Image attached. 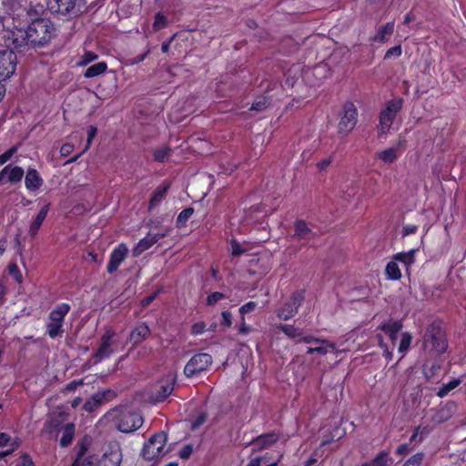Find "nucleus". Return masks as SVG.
<instances>
[{
    "mask_svg": "<svg viewBox=\"0 0 466 466\" xmlns=\"http://www.w3.org/2000/svg\"><path fill=\"white\" fill-rule=\"evenodd\" d=\"M128 255V248L125 243H120L111 251L109 261L106 265V271L108 274L116 272L121 263L127 258Z\"/></svg>",
    "mask_w": 466,
    "mask_h": 466,
    "instance_id": "nucleus-14",
    "label": "nucleus"
},
{
    "mask_svg": "<svg viewBox=\"0 0 466 466\" xmlns=\"http://www.w3.org/2000/svg\"><path fill=\"white\" fill-rule=\"evenodd\" d=\"M207 420V414L205 412L199 413L192 421V429L196 430L203 425Z\"/></svg>",
    "mask_w": 466,
    "mask_h": 466,
    "instance_id": "nucleus-56",
    "label": "nucleus"
},
{
    "mask_svg": "<svg viewBox=\"0 0 466 466\" xmlns=\"http://www.w3.org/2000/svg\"><path fill=\"white\" fill-rule=\"evenodd\" d=\"M425 455L422 451L417 452L410 456L402 466H420Z\"/></svg>",
    "mask_w": 466,
    "mask_h": 466,
    "instance_id": "nucleus-47",
    "label": "nucleus"
},
{
    "mask_svg": "<svg viewBox=\"0 0 466 466\" xmlns=\"http://www.w3.org/2000/svg\"><path fill=\"white\" fill-rule=\"evenodd\" d=\"M245 252L241 245L235 239L231 240V255L233 257H238Z\"/></svg>",
    "mask_w": 466,
    "mask_h": 466,
    "instance_id": "nucleus-55",
    "label": "nucleus"
},
{
    "mask_svg": "<svg viewBox=\"0 0 466 466\" xmlns=\"http://www.w3.org/2000/svg\"><path fill=\"white\" fill-rule=\"evenodd\" d=\"M194 208L191 207L184 208L177 216L176 219V226L178 228H181L185 227L188 221V219L191 218V216L194 214Z\"/></svg>",
    "mask_w": 466,
    "mask_h": 466,
    "instance_id": "nucleus-37",
    "label": "nucleus"
},
{
    "mask_svg": "<svg viewBox=\"0 0 466 466\" xmlns=\"http://www.w3.org/2000/svg\"><path fill=\"white\" fill-rule=\"evenodd\" d=\"M461 380L460 379H452L448 383L443 384L439 390L437 391V396L440 398H444L447 396L452 390L456 389Z\"/></svg>",
    "mask_w": 466,
    "mask_h": 466,
    "instance_id": "nucleus-38",
    "label": "nucleus"
},
{
    "mask_svg": "<svg viewBox=\"0 0 466 466\" xmlns=\"http://www.w3.org/2000/svg\"><path fill=\"white\" fill-rule=\"evenodd\" d=\"M394 32V23L388 22L380 26L377 33L370 37V41L374 43L384 44L389 40V36Z\"/></svg>",
    "mask_w": 466,
    "mask_h": 466,
    "instance_id": "nucleus-26",
    "label": "nucleus"
},
{
    "mask_svg": "<svg viewBox=\"0 0 466 466\" xmlns=\"http://www.w3.org/2000/svg\"><path fill=\"white\" fill-rule=\"evenodd\" d=\"M16 151L15 147H10L8 150H6L5 153L0 155V165H4L15 154Z\"/></svg>",
    "mask_w": 466,
    "mask_h": 466,
    "instance_id": "nucleus-59",
    "label": "nucleus"
},
{
    "mask_svg": "<svg viewBox=\"0 0 466 466\" xmlns=\"http://www.w3.org/2000/svg\"><path fill=\"white\" fill-rule=\"evenodd\" d=\"M411 448L410 443H402L399 445L395 451V454L400 457H404L410 453Z\"/></svg>",
    "mask_w": 466,
    "mask_h": 466,
    "instance_id": "nucleus-58",
    "label": "nucleus"
},
{
    "mask_svg": "<svg viewBox=\"0 0 466 466\" xmlns=\"http://www.w3.org/2000/svg\"><path fill=\"white\" fill-rule=\"evenodd\" d=\"M226 298V295L223 292L215 291L210 293L206 299V303L208 306H214L217 304L219 300Z\"/></svg>",
    "mask_w": 466,
    "mask_h": 466,
    "instance_id": "nucleus-48",
    "label": "nucleus"
},
{
    "mask_svg": "<svg viewBox=\"0 0 466 466\" xmlns=\"http://www.w3.org/2000/svg\"><path fill=\"white\" fill-rule=\"evenodd\" d=\"M411 341L412 336L410 332L406 331L401 334L398 351L399 353L401 354L402 357L407 353L408 350L410 349Z\"/></svg>",
    "mask_w": 466,
    "mask_h": 466,
    "instance_id": "nucleus-39",
    "label": "nucleus"
},
{
    "mask_svg": "<svg viewBox=\"0 0 466 466\" xmlns=\"http://www.w3.org/2000/svg\"><path fill=\"white\" fill-rule=\"evenodd\" d=\"M97 58H98V56L96 53H94L93 51H86L76 65L78 66H86L89 63L96 60Z\"/></svg>",
    "mask_w": 466,
    "mask_h": 466,
    "instance_id": "nucleus-46",
    "label": "nucleus"
},
{
    "mask_svg": "<svg viewBox=\"0 0 466 466\" xmlns=\"http://www.w3.org/2000/svg\"><path fill=\"white\" fill-rule=\"evenodd\" d=\"M167 441V434L165 431H158L152 435L145 442L141 455L147 461H153L165 454V446Z\"/></svg>",
    "mask_w": 466,
    "mask_h": 466,
    "instance_id": "nucleus-6",
    "label": "nucleus"
},
{
    "mask_svg": "<svg viewBox=\"0 0 466 466\" xmlns=\"http://www.w3.org/2000/svg\"><path fill=\"white\" fill-rule=\"evenodd\" d=\"M16 68V55L12 50L0 52V81L9 78Z\"/></svg>",
    "mask_w": 466,
    "mask_h": 466,
    "instance_id": "nucleus-12",
    "label": "nucleus"
},
{
    "mask_svg": "<svg viewBox=\"0 0 466 466\" xmlns=\"http://www.w3.org/2000/svg\"><path fill=\"white\" fill-rule=\"evenodd\" d=\"M106 70L107 64L104 61H101L87 67L83 76L86 78H93L104 74Z\"/></svg>",
    "mask_w": 466,
    "mask_h": 466,
    "instance_id": "nucleus-30",
    "label": "nucleus"
},
{
    "mask_svg": "<svg viewBox=\"0 0 466 466\" xmlns=\"http://www.w3.org/2000/svg\"><path fill=\"white\" fill-rule=\"evenodd\" d=\"M47 8L52 14L76 15V0H47Z\"/></svg>",
    "mask_w": 466,
    "mask_h": 466,
    "instance_id": "nucleus-17",
    "label": "nucleus"
},
{
    "mask_svg": "<svg viewBox=\"0 0 466 466\" xmlns=\"http://www.w3.org/2000/svg\"><path fill=\"white\" fill-rule=\"evenodd\" d=\"M305 289L294 291L289 299L276 310L277 317L281 320H289L299 311V307L305 300Z\"/></svg>",
    "mask_w": 466,
    "mask_h": 466,
    "instance_id": "nucleus-7",
    "label": "nucleus"
},
{
    "mask_svg": "<svg viewBox=\"0 0 466 466\" xmlns=\"http://www.w3.org/2000/svg\"><path fill=\"white\" fill-rule=\"evenodd\" d=\"M277 329L282 331L288 338L295 339L296 341L300 339L303 334V329L294 325L279 324L277 326Z\"/></svg>",
    "mask_w": 466,
    "mask_h": 466,
    "instance_id": "nucleus-29",
    "label": "nucleus"
},
{
    "mask_svg": "<svg viewBox=\"0 0 466 466\" xmlns=\"http://www.w3.org/2000/svg\"><path fill=\"white\" fill-rule=\"evenodd\" d=\"M44 184V180L39 172L33 167H29L25 177V186L29 191L38 190Z\"/></svg>",
    "mask_w": 466,
    "mask_h": 466,
    "instance_id": "nucleus-23",
    "label": "nucleus"
},
{
    "mask_svg": "<svg viewBox=\"0 0 466 466\" xmlns=\"http://www.w3.org/2000/svg\"><path fill=\"white\" fill-rule=\"evenodd\" d=\"M170 151L171 149L169 147L157 148L153 151V158L155 161L162 163L168 157Z\"/></svg>",
    "mask_w": 466,
    "mask_h": 466,
    "instance_id": "nucleus-44",
    "label": "nucleus"
},
{
    "mask_svg": "<svg viewBox=\"0 0 466 466\" xmlns=\"http://www.w3.org/2000/svg\"><path fill=\"white\" fill-rule=\"evenodd\" d=\"M71 306L68 303L62 302L57 305L48 314L46 327V334L51 339L61 336L65 330L63 325L66 316L69 313Z\"/></svg>",
    "mask_w": 466,
    "mask_h": 466,
    "instance_id": "nucleus-4",
    "label": "nucleus"
},
{
    "mask_svg": "<svg viewBox=\"0 0 466 466\" xmlns=\"http://www.w3.org/2000/svg\"><path fill=\"white\" fill-rule=\"evenodd\" d=\"M176 384V377L168 376L167 380L159 386V389L156 392V401L163 402L166 400L173 392Z\"/></svg>",
    "mask_w": 466,
    "mask_h": 466,
    "instance_id": "nucleus-24",
    "label": "nucleus"
},
{
    "mask_svg": "<svg viewBox=\"0 0 466 466\" xmlns=\"http://www.w3.org/2000/svg\"><path fill=\"white\" fill-rule=\"evenodd\" d=\"M8 274L18 283L23 282L22 272L15 262L9 263L7 267Z\"/></svg>",
    "mask_w": 466,
    "mask_h": 466,
    "instance_id": "nucleus-43",
    "label": "nucleus"
},
{
    "mask_svg": "<svg viewBox=\"0 0 466 466\" xmlns=\"http://www.w3.org/2000/svg\"><path fill=\"white\" fill-rule=\"evenodd\" d=\"M376 157L384 164H392L399 157L396 147H389L382 151L377 152Z\"/></svg>",
    "mask_w": 466,
    "mask_h": 466,
    "instance_id": "nucleus-31",
    "label": "nucleus"
},
{
    "mask_svg": "<svg viewBox=\"0 0 466 466\" xmlns=\"http://www.w3.org/2000/svg\"><path fill=\"white\" fill-rule=\"evenodd\" d=\"M171 182L164 180L152 193V196L148 202V210L151 211L153 208L157 207L162 200L166 198L168 190L170 189Z\"/></svg>",
    "mask_w": 466,
    "mask_h": 466,
    "instance_id": "nucleus-21",
    "label": "nucleus"
},
{
    "mask_svg": "<svg viewBox=\"0 0 466 466\" xmlns=\"http://www.w3.org/2000/svg\"><path fill=\"white\" fill-rule=\"evenodd\" d=\"M6 167H9L8 172H7V181L15 184L17 182H20L24 177V169L21 167L18 166H13L11 164L7 165Z\"/></svg>",
    "mask_w": 466,
    "mask_h": 466,
    "instance_id": "nucleus-34",
    "label": "nucleus"
},
{
    "mask_svg": "<svg viewBox=\"0 0 466 466\" xmlns=\"http://www.w3.org/2000/svg\"><path fill=\"white\" fill-rule=\"evenodd\" d=\"M91 438L85 435L76 444L77 451L72 466H94L93 456H86Z\"/></svg>",
    "mask_w": 466,
    "mask_h": 466,
    "instance_id": "nucleus-13",
    "label": "nucleus"
},
{
    "mask_svg": "<svg viewBox=\"0 0 466 466\" xmlns=\"http://www.w3.org/2000/svg\"><path fill=\"white\" fill-rule=\"evenodd\" d=\"M62 426V420L59 418H53L49 420H46L45 423L46 431L50 433L54 431H59Z\"/></svg>",
    "mask_w": 466,
    "mask_h": 466,
    "instance_id": "nucleus-45",
    "label": "nucleus"
},
{
    "mask_svg": "<svg viewBox=\"0 0 466 466\" xmlns=\"http://www.w3.org/2000/svg\"><path fill=\"white\" fill-rule=\"evenodd\" d=\"M102 401L98 398V395L94 393L90 398H88L83 405V409L87 412L95 411L100 405Z\"/></svg>",
    "mask_w": 466,
    "mask_h": 466,
    "instance_id": "nucleus-40",
    "label": "nucleus"
},
{
    "mask_svg": "<svg viewBox=\"0 0 466 466\" xmlns=\"http://www.w3.org/2000/svg\"><path fill=\"white\" fill-rule=\"evenodd\" d=\"M301 342H304V343H312V342H318V343H327V339H319V338H316L312 335H303L300 337V339H299L296 343H301Z\"/></svg>",
    "mask_w": 466,
    "mask_h": 466,
    "instance_id": "nucleus-52",
    "label": "nucleus"
},
{
    "mask_svg": "<svg viewBox=\"0 0 466 466\" xmlns=\"http://www.w3.org/2000/svg\"><path fill=\"white\" fill-rule=\"evenodd\" d=\"M96 394L98 395L102 403L105 401H110L116 396V392L110 389L96 392Z\"/></svg>",
    "mask_w": 466,
    "mask_h": 466,
    "instance_id": "nucleus-50",
    "label": "nucleus"
},
{
    "mask_svg": "<svg viewBox=\"0 0 466 466\" xmlns=\"http://www.w3.org/2000/svg\"><path fill=\"white\" fill-rule=\"evenodd\" d=\"M358 109L353 102L343 104L338 124V133L342 137L349 136L358 123Z\"/></svg>",
    "mask_w": 466,
    "mask_h": 466,
    "instance_id": "nucleus-5",
    "label": "nucleus"
},
{
    "mask_svg": "<svg viewBox=\"0 0 466 466\" xmlns=\"http://www.w3.org/2000/svg\"><path fill=\"white\" fill-rule=\"evenodd\" d=\"M390 461L388 451H380L371 461L362 463L360 466H389Z\"/></svg>",
    "mask_w": 466,
    "mask_h": 466,
    "instance_id": "nucleus-28",
    "label": "nucleus"
},
{
    "mask_svg": "<svg viewBox=\"0 0 466 466\" xmlns=\"http://www.w3.org/2000/svg\"><path fill=\"white\" fill-rule=\"evenodd\" d=\"M279 461V459L271 463L264 464L261 461V458H258L255 456V457L250 458L249 461L248 462V464L246 466H278Z\"/></svg>",
    "mask_w": 466,
    "mask_h": 466,
    "instance_id": "nucleus-53",
    "label": "nucleus"
},
{
    "mask_svg": "<svg viewBox=\"0 0 466 466\" xmlns=\"http://www.w3.org/2000/svg\"><path fill=\"white\" fill-rule=\"evenodd\" d=\"M206 323L204 321H198L191 326L190 333L193 336H198L203 334L206 331Z\"/></svg>",
    "mask_w": 466,
    "mask_h": 466,
    "instance_id": "nucleus-51",
    "label": "nucleus"
},
{
    "mask_svg": "<svg viewBox=\"0 0 466 466\" xmlns=\"http://www.w3.org/2000/svg\"><path fill=\"white\" fill-rule=\"evenodd\" d=\"M192 452L193 446L191 444H187L179 451V457L181 459H188Z\"/></svg>",
    "mask_w": 466,
    "mask_h": 466,
    "instance_id": "nucleus-62",
    "label": "nucleus"
},
{
    "mask_svg": "<svg viewBox=\"0 0 466 466\" xmlns=\"http://www.w3.org/2000/svg\"><path fill=\"white\" fill-rule=\"evenodd\" d=\"M17 466H35L31 456L27 453H23L20 457V462Z\"/></svg>",
    "mask_w": 466,
    "mask_h": 466,
    "instance_id": "nucleus-60",
    "label": "nucleus"
},
{
    "mask_svg": "<svg viewBox=\"0 0 466 466\" xmlns=\"http://www.w3.org/2000/svg\"><path fill=\"white\" fill-rule=\"evenodd\" d=\"M417 252V249L412 248L407 252H398L392 256V258L396 262L402 263L405 267L407 271H409V268L415 263V254Z\"/></svg>",
    "mask_w": 466,
    "mask_h": 466,
    "instance_id": "nucleus-27",
    "label": "nucleus"
},
{
    "mask_svg": "<svg viewBox=\"0 0 466 466\" xmlns=\"http://www.w3.org/2000/svg\"><path fill=\"white\" fill-rule=\"evenodd\" d=\"M422 348L441 355L448 349V340L445 330L441 324L432 322L429 324L422 337Z\"/></svg>",
    "mask_w": 466,
    "mask_h": 466,
    "instance_id": "nucleus-2",
    "label": "nucleus"
},
{
    "mask_svg": "<svg viewBox=\"0 0 466 466\" xmlns=\"http://www.w3.org/2000/svg\"><path fill=\"white\" fill-rule=\"evenodd\" d=\"M256 307H257L256 302L248 301L239 308V312L241 314L249 313V312L253 311L256 309Z\"/></svg>",
    "mask_w": 466,
    "mask_h": 466,
    "instance_id": "nucleus-61",
    "label": "nucleus"
},
{
    "mask_svg": "<svg viewBox=\"0 0 466 466\" xmlns=\"http://www.w3.org/2000/svg\"><path fill=\"white\" fill-rule=\"evenodd\" d=\"M151 334V330L146 322L138 323L130 332L129 341L133 348L145 341Z\"/></svg>",
    "mask_w": 466,
    "mask_h": 466,
    "instance_id": "nucleus-18",
    "label": "nucleus"
},
{
    "mask_svg": "<svg viewBox=\"0 0 466 466\" xmlns=\"http://www.w3.org/2000/svg\"><path fill=\"white\" fill-rule=\"evenodd\" d=\"M418 230V226L413 224L404 225L402 228V237H407L411 234H415Z\"/></svg>",
    "mask_w": 466,
    "mask_h": 466,
    "instance_id": "nucleus-63",
    "label": "nucleus"
},
{
    "mask_svg": "<svg viewBox=\"0 0 466 466\" xmlns=\"http://www.w3.org/2000/svg\"><path fill=\"white\" fill-rule=\"evenodd\" d=\"M156 243V238H153L151 234H147V236L140 239L137 246L135 247L134 255L137 256L141 254L142 252L149 249Z\"/></svg>",
    "mask_w": 466,
    "mask_h": 466,
    "instance_id": "nucleus-32",
    "label": "nucleus"
},
{
    "mask_svg": "<svg viewBox=\"0 0 466 466\" xmlns=\"http://www.w3.org/2000/svg\"><path fill=\"white\" fill-rule=\"evenodd\" d=\"M59 431L61 432V437L59 440L60 447H68L72 443L76 434L75 424L73 422L66 423L61 427Z\"/></svg>",
    "mask_w": 466,
    "mask_h": 466,
    "instance_id": "nucleus-25",
    "label": "nucleus"
},
{
    "mask_svg": "<svg viewBox=\"0 0 466 466\" xmlns=\"http://www.w3.org/2000/svg\"><path fill=\"white\" fill-rule=\"evenodd\" d=\"M143 421V417L138 412H127L120 416L117 430L125 433L133 432L142 426Z\"/></svg>",
    "mask_w": 466,
    "mask_h": 466,
    "instance_id": "nucleus-11",
    "label": "nucleus"
},
{
    "mask_svg": "<svg viewBox=\"0 0 466 466\" xmlns=\"http://www.w3.org/2000/svg\"><path fill=\"white\" fill-rule=\"evenodd\" d=\"M168 25V19L167 17L162 13L157 12L155 15L154 22H153V29L154 31H159L163 28H166Z\"/></svg>",
    "mask_w": 466,
    "mask_h": 466,
    "instance_id": "nucleus-41",
    "label": "nucleus"
},
{
    "mask_svg": "<svg viewBox=\"0 0 466 466\" xmlns=\"http://www.w3.org/2000/svg\"><path fill=\"white\" fill-rule=\"evenodd\" d=\"M213 362V358L206 352L194 354L184 367V375L187 378H193L208 370Z\"/></svg>",
    "mask_w": 466,
    "mask_h": 466,
    "instance_id": "nucleus-8",
    "label": "nucleus"
},
{
    "mask_svg": "<svg viewBox=\"0 0 466 466\" xmlns=\"http://www.w3.org/2000/svg\"><path fill=\"white\" fill-rule=\"evenodd\" d=\"M56 34L53 22L47 18H37L32 21L25 30L26 43L33 46H43Z\"/></svg>",
    "mask_w": 466,
    "mask_h": 466,
    "instance_id": "nucleus-1",
    "label": "nucleus"
},
{
    "mask_svg": "<svg viewBox=\"0 0 466 466\" xmlns=\"http://www.w3.org/2000/svg\"><path fill=\"white\" fill-rule=\"evenodd\" d=\"M270 103V99L268 96H258L252 103L249 110L251 111H263Z\"/></svg>",
    "mask_w": 466,
    "mask_h": 466,
    "instance_id": "nucleus-42",
    "label": "nucleus"
},
{
    "mask_svg": "<svg viewBox=\"0 0 466 466\" xmlns=\"http://www.w3.org/2000/svg\"><path fill=\"white\" fill-rule=\"evenodd\" d=\"M50 206V202L46 203L31 221L29 225L28 234L32 238H35L37 236L38 231L43 225V222L47 217Z\"/></svg>",
    "mask_w": 466,
    "mask_h": 466,
    "instance_id": "nucleus-19",
    "label": "nucleus"
},
{
    "mask_svg": "<svg viewBox=\"0 0 466 466\" xmlns=\"http://www.w3.org/2000/svg\"><path fill=\"white\" fill-rule=\"evenodd\" d=\"M123 460L121 448L118 444H109L98 461V466H120Z\"/></svg>",
    "mask_w": 466,
    "mask_h": 466,
    "instance_id": "nucleus-15",
    "label": "nucleus"
},
{
    "mask_svg": "<svg viewBox=\"0 0 466 466\" xmlns=\"http://www.w3.org/2000/svg\"><path fill=\"white\" fill-rule=\"evenodd\" d=\"M280 438V433L277 431H271L267 433L260 434L251 441L253 445L252 451H262L269 448L277 443Z\"/></svg>",
    "mask_w": 466,
    "mask_h": 466,
    "instance_id": "nucleus-16",
    "label": "nucleus"
},
{
    "mask_svg": "<svg viewBox=\"0 0 466 466\" xmlns=\"http://www.w3.org/2000/svg\"><path fill=\"white\" fill-rule=\"evenodd\" d=\"M402 328L403 322L400 319L383 321L378 326V329L383 331L390 338L392 343H395L397 335Z\"/></svg>",
    "mask_w": 466,
    "mask_h": 466,
    "instance_id": "nucleus-20",
    "label": "nucleus"
},
{
    "mask_svg": "<svg viewBox=\"0 0 466 466\" xmlns=\"http://www.w3.org/2000/svg\"><path fill=\"white\" fill-rule=\"evenodd\" d=\"M403 103L402 97L393 98L386 102L385 107L381 109L379 115V137L387 135L390 132L394 120L403 107Z\"/></svg>",
    "mask_w": 466,
    "mask_h": 466,
    "instance_id": "nucleus-3",
    "label": "nucleus"
},
{
    "mask_svg": "<svg viewBox=\"0 0 466 466\" xmlns=\"http://www.w3.org/2000/svg\"><path fill=\"white\" fill-rule=\"evenodd\" d=\"M116 336V332L112 329H107L103 333L100 339V345L96 351L93 354V360L95 363H99L103 360L107 359L114 352L111 349L113 344L112 339Z\"/></svg>",
    "mask_w": 466,
    "mask_h": 466,
    "instance_id": "nucleus-9",
    "label": "nucleus"
},
{
    "mask_svg": "<svg viewBox=\"0 0 466 466\" xmlns=\"http://www.w3.org/2000/svg\"><path fill=\"white\" fill-rule=\"evenodd\" d=\"M160 293V290H156L154 291L153 293H151L150 295L147 296L146 298H144L141 301H140V305L143 307V308H147L156 299L157 297L158 296V294Z\"/></svg>",
    "mask_w": 466,
    "mask_h": 466,
    "instance_id": "nucleus-57",
    "label": "nucleus"
},
{
    "mask_svg": "<svg viewBox=\"0 0 466 466\" xmlns=\"http://www.w3.org/2000/svg\"><path fill=\"white\" fill-rule=\"evenodd\" d=\"M324 346L309 347L307 350V354L318 353L319 355H326L329 351H335L337 350L336 344L333 342L323 343Z\"/></svg>",
    "mask_w": 466,
    "mask_h": 466,
    "instance_id": "nucleus-35",
    "label": "nucleus"
},
{
    "mask_svg": "<svg viewBox=\"0 0 466 466\" xmlns=\"http://www.w3.org/2000/svg\"><path fill=\"white\" fill-rule=\"evenodd\" d=\"M317 237L314 232L304 219H296L294 222V234L293 238L300 242L299 249L309 245V242Z\"/></svg>",
    "mask_w": 466,
    "mask_h": 466,
    "instance_id": "nucleus-10",
    "label": "nucleus"
},
{
    "mask_svg": "<svg viewBox=\"0 0 466 466\" xmlns=\"http://www.w3.org/2000/svg\"><path fill=\"white\" fill-rule=\"evenodd\" d=\"M96 133H97V128L95 126H89L88 128H87V139H86V145L85 149L81 153H79L78 155L71 157L69 160H67L66 163H74V162H76L81 157V155L89 148V147H90L94 137H96Z\"/></svg>",
    "mask_w": 466,
    "mask_h": 466,
    "instance_id": "nucleus-36",
    "label": "nucleus"
},
{
    "mask_svg": "<svg viewBox=\"0 0 466 466\" xmlns=\"http://www.w3.org/2000/svg\"><path fill=\"white\" fill-rule=\"evenodd\" d=\"M401 53H402L401 46L397 45V46H392L387 50L384 58L388 59V58H390L391 56L399 57L401 56Z\"/></svg>",
    "mask_w": 466,
    "mask_h": 466,
    "instance_id": "nucleus-54",
    "label": "nucleus"
},
{
    "mask_svg": "<svg viewBox=\"0 0 466 466\" xmlns=\"http://www.w3.org/2000/svg\"><path fill=\"white\" fill-rule=\"evenodd\" d=\"M385 275L388 279L399 280L401 279V271L398 263L392 258L389 261L385 268Z\"/></svg>",
    "mask_w": 466,
    "mask_h": 466,
    "instance_id": "nucleus-33",
    "label": "nucleus"
},
{
    "mask_svg": "<svg viewBox=\"0 0 466 466\" xmlns=\"http://www.w3.org/2000/svg\"><path fill=\"white\" fill-rule=\"evenodd\" d=\"M74 145L71 143H65L60 147V154L62 157L69 156L74 150Z\"/></svg>",
    "mask_w": 466,
    "mask_h": 466,
    "instance_id": "nucleus-64",
    "label": "nucleus"
},
{
    "mask_svg": "<svg viewBox=\"0 0 466 466\" xmlns=\"http://www.w3.org/2000/svg\"><path fill=\"white\" fill-rule=\"evenodd\" d=\"M455 407L453 402H448L443 406H440L432 415V422L440 424L449 420L455 411Z\"/></svg>",
    "mask_w": 466,
    "mask_h": 466,
    "instance_id": "nucleus-22",
    "label": "nucleus"
},
{
    "mask_svg": "<svg viewBox=\"0 0 466 466\" xmlns=\"http://www.w3.org/2000/svg\"><path fill=\"white\" fill-rule=\"evenodd\" d=\"M424 430L421 431L420 426H418L414 429L412 435L410 438V444L412 442H419L420 443L424 440Z\"/></svg>",
    "mask_w": 466,
    "mask_h": 466,
    "instance_id": "nucleus-49",
    "label": "nucleus"
}]
</instances>
